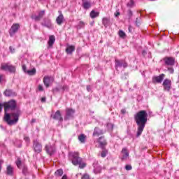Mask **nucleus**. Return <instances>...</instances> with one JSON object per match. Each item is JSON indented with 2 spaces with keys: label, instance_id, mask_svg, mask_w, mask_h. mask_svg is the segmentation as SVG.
<instances>
[{
  "label": "nucleus",
  "instance_id": "473e14b6",
  "mask_svg": "<svg viewBox=\"0 0 179 179\" xmlns=\"http://www.w3.org/2000/svg\"><path fill=\"white\" fill-rule=\"evenodd\" d=\"M15 163H16L17 167H18V169H20V166H22V160H20V158H17Z\"/></svg>",
  "mask_w": 179,
  "mask_h": 179
},
{
  "label": "nucleus",
  "instance_id": "09e8293b",
  "mask_svg": "<svg viewBox=\"0 0 179 179\" xmlns=\"http://www.w3.org/2000/svg\"><path fill=\"white\" fill-rule=\"evenodd\" d=\"M26 69H27L26 65H23V66H22V70L24 71V72H25L26 73H27V71H26Z\"/></svg>",
  "mask_w": 179,
  "mask_h": 179
},
{
  "label": "nucleus",
  "instance_id": "4d7b16f0",
  "mask_svg": "<svg viewBox=\"0 0 179 179\" xmlns=\"http://www.w3.org/2000/svg\"><path fill=\"white\" fill-rule=\"evenodd\" d=\"M42 103H45V97L41 98Z\"/></svg>",
  "mask_w": 179,
  "mask_h": 179
},
{
  "label": "nucleus",
  "instance_id": "aec40b11",
  "mask_svg": "<svg viewBox=\"0 0 179 179\" xmlns=\"http://www.w3.org/2000/svg\"><path fill=\"white\" fill-rule=\"evenodd\" d=\"M83 2V8L87 10L90 9V8H92V3H90V1L89 0H82Z\"/></svg>",
  "mask_w": 179,
  "mask_h": 179
},
{
  "label": "nucleus",
  "instance_id": "20e7f679",
  "mask_svg": "<svg viewBox=\"0 0 179 179\" xmlns=\"http://www.w3.org/2000/svg\"><path fill=\"white\" fill-rule=\"evenodd\" d=\"M1 69L2 71H8V72H10L11 73H15L16 71V69L13 65H9L8 63H3L1 64Z\"/></svg>",
  "mask_w": 179,
  "mask_h": 179
},
{
  "label": "nucleus",
  "instance_id": "2eb2a0df",
  "mask_svg": "<svg viewBox=\"0 0 179 179\" xmlns=\"http://www.w3.org/2000/svg\"><path fill=\"white\" fill-rule=\"evenodd\" d=\"M166 77V75L161 74L157 76H154L152 78V83H162L163 80H164V78Z\"/></svg>",
  "mask_w": 179,
  "mask_h": 179
},
{
  "label": "nucleus",
  "instance_id": "6e6d98bb",
  "mask_svg": "<svg viewBox=\"0 0 179 179\" xmlns=\"http://www.w3.org/2000/svg\"><path fill=\"white\" fill-rule=\"evenodd\" d=\"M120 12H117L116 13H115V17H118V16H120Z\"/></svg>",
  "mask_w": 179,
  "mask_h": 179
},
{
  "label": "nucleus",
  "instance_id": "ea45409f",
  "mask_svg": "<svg viewBox=\"0 0 179 179\" xmlns=\"http://www.w3.org/2000/svg\"><path fill=\"white\" fill-rule=\"evenodd\" d=\"M125 169L129 171V170H132V166L131 165H126L125 166Z\"/></svg>",
  "mask_w": 179,
  "mask_h": 179
},
{
  "label": "nucleus",
  "instance_id": "603ef678",
  "mask_svg": "<svg viewBox=\"0 0 179 179\" xmlns=\"http://www.w3.org/2000/svg\"><path fill=\"white\" fill-rule=\"evenodd\" d=\"M126 113H127V110H125V109L121 110V114H125Z\"/></svg>",
  "mask_w": 179,
  "mask_h": 179
},
{
  "label": "nucleus",
  "instance_id": "4c0bfd02",
  "mask_svg": "<svg viewBox=\"0 0 179 179\" xmlns=\"http://www.w3.org/2000/svg\"><path fill=\"white\" fill-rule=\"evenodd\" d=\"M60 87H61V90H62V92H65V90H69V87L67 85H64L63 87L60 86Z\"/></svg>",
  "mask_w": 179,
  "mask_h": 179
},
{
  "label": "nucleus",
  "instance_id": "2f4dec72",
  "mask_svg": "<svg viewBox=\"0 0 179 179\" xmlns=\"http://www.w3.org/2000/svg\"><path fill=\"white\" fill-rule=\"evenodd\" d=\"M55 176H62V174H64V171H62V169H58L55 171Z\"/></svg>",
  "mask_w": 179,
  "mask_h": 179
},
{
  "label": "nucleus",
  "instance_id": "3c124183",
  "mask_svg": "<svg viewBox=\"0 0 179 179\" xmlns=\"http://www.w3.org/2000/svg\"><path fill=\"white\" fill-rule=\"evenodd\" d=\"M3 78H5L3 75H0V83L3 80Z\"/></svg>",
  "mask_w": 179,
  "mask_h": 179
},
{
  "label": "nucleus",
  "instance_id": "6ab92c4d",
  "mask_svg": "<svg viewBox=\"0 0 179 179\" xmlns=\"http://www.w3.org/2000/svg\"><path fill=\"white\" fill-rule=\"evenodd\" d=\"M59 15L56 18V22L59 26H61L64 23V15L61 11H59Z\"/></svg>",
  "mask_w": 179,
  "mask_h": 179
},
{
  "label": "nucleus",
  "instance_id": "bb28decb",
  "mask_svg": "<svg viewBox=\"0 0 179 179\" xmlns=\"http://www.w3.org/2000/svg\"><path fill=\"white\" fill-rule=\"evenodd\" d=\"M99 12H96L94 10H92L90 13V17H92V19H94L96 17H99Z\"/></svg>",
  "mask_w": 179,
  "mask_h": 179
},
{
  "label": "nucleus",
  "instance_id": "393cba45",
  "mask_svg": "<svg viewBox=\"0 0 179 179\" xmlns=\"http://www.w3.org/2000/svg\"><path fill=\"white\" fill-rule=\"evenodd\" d=\"M86 135L85 134H80L78 136V141L80 142V143H86Z\"/></svg>",
  "mask_w": 179,
  "mask_h": 179
},
{
  "label": "nucleus",
  "instance_id": "f3484780",
  "mask_svg": "<svg viewBox=\"0 0 179 179\" xmlns=\"http://www.w3.org/2000/svg\"><path fill=\"white\" fill-rule=\"evenodd\" d=\"M51 117L52 118H53V120H57V121L60 122L64 121V118H62V116L61 115V112L59 110H57L54 115H51Z\"/></svg>",
  "mask_w": 179,
  "mask_h": 179
},
{
  "label": "nucleus",
  "instance_id": "a211bd4d",
  "mask_svg": "<svg viewBox=\"0 0 179 179\" xmlns=\"http://www.w3.org/2000/svg\"><path fill=\"white\" fill-rule=\"evenodd\" d=\"M3 94L6 97H13L16 96V92H13L12 90H6L3 92Z\"/></svg>",
  "mask_w": 179,
  "mask_h": 179
},
{
  "label": "nucleus",
  "instance_id": "7c9ffc66",
  "mask_svg": "<svg viewBox=\"0 0 179 179\" xmlns=\"http://www.w3.org/2000/svg\"><path fill=\"white\" fill-rule=\"evenodd\" d=\"M27 73L29 74L30 76H34V74L36 73V69L34 68L31 70L27 71Z\"/></svg>",
  "mask_w": 179,
  "mask_h": 179
},
{
  "label": "nucleus",
  "instance_id": "5fc2aeb1",
  "mask_svg": "<svg viewBox=\"0 0 179 179\" xmlns=\"http://www.w3.org/2000/svg\"><path fill=\"white\" fill-rule=\"evenodd\" d=\"M129 33H132V27H131V25L129 26Z\"/></svg>",
  "mask_w": 179,
  "mask_h": 179
},
{
  "label": "nucleus",
  "instance_id": "ddd939ff",
  "mask_svg": "<svg viewBox=\"0 0 179 179\" xmlns=\"http://www.w3.org/2000/svg\"><path fill=\"white\" fill-rule=\"evenodd\" d=\"M164 62L166 66H173L176 64V59L173 57H165Z\"/></svg>",
  "mask_w": 179,
  "mask_h": 179
},
{
  "label": "nucleus",
  "instance_id": "c756f323",
  "mask_svg": "<svg viewBox=\"0 0 179 179\" xmlns=\"http://www.w3.org/2000/svg\"><path fill=\"white\" fill-rule=\"evenodd\" d=\"M85 26H86V23L83 21H80L77 26V29H83L85 28Z\"/></svg>",
  "mask_w": 179,
  "mask_h": 179
},
{
  "label": "nucleus",
  "instance_id": "7ed1b4c3",
  "mask_svg": "<svg viewBox=\"0 0 179 179\" xmlns=\"http://www.w3.org/2000/svg\"><path fill=\"white\" fill-rule=\"evenodd\" d=\"M69 156L72 157L71 162L73 166H79V169H85L86 164L83 162V159L79 157V152H70Z\"/></svg>",
  "mask_w": 179,
  "mask_h": 179
},
{
  "label": "nucleus",
  "instance_id": "4468645a",
  "mask_svg": "<svg viewBox=\"0 0 179 179\" xmlns=\"http://www.w3.org/2000/svg\"><path fill=\"white\" fill-rule=\"evenodd\" d=\"M128 157H129V152L127 148H123L121 152L120 159L122 162H125V160H128Z\"/></svg>",
  "mask_w": 179,
  "mask_h": 179
},
{
  "label": "nucleus",
  "instance_id": "79ce46f5",
  "mask_svg": "<svg viewBox=\"0 0 179 179\" xmlns=\"http://www.w3.org/2000/svg\"><path fill=\"white\" fill-rule=\"evenodd\" d=\"M22 173H23V174H24V176H26V174H27V167L24 166L23 168Z\"/></svg>",
  "mask_w": 179,
  "mask_h": 179
},
{
  "label": "nucleus",
  "instance_id": "a18cd8bd",
  "mask_svg": "<svg viewBox=\"0 0 179 179\" xmlns=\"http://www.w3.org/2000/svg\"><path fill=\"white\" fill-rule=\"evenodd\" d=\"M24 140L25 141V142H30V137L24 136Z\"/></svg>",
  "mask_w": 179,
  "mask_h": 179
},
{
  "label": "nucleus",
  "instance_id": "412c9836",
  "mask_svg": "<svg viewBox=\"0 0 179 179\" xmlns=\"http://www.w3.org/2000/svg\"><path fill=\"white\" fill-rule=\"evenodd\" d=\"M104 131L99 129V127H95L94 132H93V136H99V135H103L104 134Z\"/></svg>",
  "mask_w": 179,
  "mask_h": 179
},
{
  "label": "nucleus",
  "instance_id": "c85d7f7f",
  "mask_svg": "<svg viewBox=\"0 0 179 179\" xmlns=\"http://www.w3.org/2000/svg\"><path fill=\"white\" fill-rule=\"evenodd\" d=\"M102 23L104 27H108V26H110V19L107 17H103L102 20Z\"/></svg>",
  "mask_w": 179,
  "mask_h": 179
},
{
  "label": "nucleus",
  "instance_id": "f257e3e1",
  "mask_svg": "<svg viewBox=\"0 0 179 179\" xmlns=\"http://www.w3.org/2000/svg\"><path fill=\"white\" fill-rule=\"evenodd\" d=\"M4 107V121L8 124V125H15L19 121V117L20 116V110H17L15 112L11 113H7L9 110H15L16 108V101L10 100L8 102H6L3 104Z\"/></svg>",
  "mask_w": 179,
  "mask_h": 179
},
{
  "label": "nucleus",
  "instance_id": "9b49d317",
  "mask_svg": "<svg viewBox=\"0 0 179 179\" xmlns=\"http://www.w3.org/2000/svg\"><path fill=\"white\" fill-rule=\"evenodd\" d=\"M20 26L19 24H14L12 25L11 28L9 30V34L10 37H13L15 36V34L17 33V30H19Z\"/></svg>",
  "mask_w": 179,
  "mask_h": 179
},
{
  "label": "nucleus",
  "instance_id": "e433bc0d",
  "mask_svg": "<svg viewBox=\"0 0 179 179\" xmlns=\"http://www.w3.org/2000/svg\"><path fill=\"white\" fill-rule=\"evenodd\" d=\"M119 36L120 37H122V38H124V37H125V32H124L122 30L119 31Z\"/></svg>",
  "mask_w": 179,
  "mask_h": 179
},
{
  "label": "nucleus",
  "instance_id": "8fccbe9b",
  "mask_svg": "<svg viewBox=\"0 0 179 179\" xmlns=\"http://www.w3.org/2000/svg\"><path fill=\"white\" fill-rule=\"evenodd\" d=\"M2 164H3V161L0 160V171H1V170H2Z\"/></svg>",
  "mask_w": 179,
  "mask_h": 179
},
{
  "label": "nucleus",
  "instance_id": "0eeeda50",
  "mask_svg": "<svg viewBox=\"0 0 179 179\" xmlns=\"http://www.w3.org/2000/svg\"><path fill=\"white\" fill-rule=\"evenodd\" d=\"M45 150L48 153V155H50V156H52V155H54L56 151L55 145H51L50 143L47 144L45 147Z\"/></svg>",
  "mask_w": 179,
  "mask_h": 179
},
{
  "label": "nucleus",
  "instance_id": "37998d69",
  "mask_svg": "<svg viewBox=\"0 0 179 179\" xmlns=\"http://www.w3.org/2000/svg\"><path fill=\"white\" fill-rule=\"evenodd\" d=\"M132 15H133L132 10H128V16H129V19H131L132 17Z\"/></svg>",
  "mask_w": 179,
  "mask_h": 179
},
{
  "label": "nucleus",
  "instance_id": "f8f14e48",
  "mask_svg": "<svg viewBox=\"0 0 179 179\" xmlns=\"http://www.w3.org/2000/svg\"><path fill=\"white\" fill-rule=\"evenodd\" d=\"M162 86L164 87V90L166 92H170L171 89V80L169 79H165L163 82Z\"/></svg>",
  "mask_w": 179,
  "mask_h": 179
},
{
  "label": "nucleus",
  "instance_id": "1a4fd4ad",
  "mask_svg": "<svg viewBox=\"0 0 179 179\" xmlns=\"http://www.w3.org/2000/svg\"><path fill=\"white\" fill-rule=\"evenodd\" d=\"M43 83L45 87H50L52 83H54V77L52 76H45L43 78Z\"/></svg>",
  "mask_w": 179,
  "mask_h": 179
},
{
  "label": "nucleus",
  "instance_id": "423d86ee",
  "mask_svg": "<svg viewBox=\"0 0 179 179\" xmlns=\"http://www.w3.org/2000/svg\"><path fill=\"white\" fill-rule=\"evenodd\" d=\"M127 68L128 67V63L125 62L124 60H119L116 59L115 60V69H118V68Z\"/></svg>",
  "mask_w": 179,
  "mask_h": 179
},
{
  "label": "nucleus",
  "instance_id": "680f3d73",
  "mask_svg": "<svg viewBox=\"0 0 179 179\" xmlns=\"http://www.w3.org/2000/svg\"><path fill=\"white\" fill-rule=\"evenodd\" d=\"M31 122V124H34V122H36V119H32Z\"/></svg>",
  "mask_w": 179,
  "mask_h": 179
},
{
  "label": "nucleus",
  "instance_id": "c03bdc74",
  "mask_svg": "<svg viewBox=\"0 0 179 179\" xmlns=\"http://www.w3.org/2000/svg\"><path fill=\"white\" fill-rule=\"evenodd\" d=\"M82 179H90V178L89 177V175L84 174L83 176L82 177Z\"/></svg>",
  "mask_w": 179,
  "mask_h": 179
},
{
  "label": "nucleus",
  "instance_id": "052dcab7",
  "mask_svg": "<svg viewBox=\"0 0 179 179\" xmlns=\"http://www.w3.org/2000/svg\"><path fill=\"white\" fill-rule=\"evenodd\" d=\"M62 179H68V178L66 177V175H64V176H62Z\"/></svg>",
  "mask_w": 179,
  "mask_h": 179
},
{
  "label": "nucleus",
  "instance_id": "b1692460",
  "mask_svg": "<svg viewBox=\"0 0 179 179\" xmlns=\"http://www.w3.org/2000/svg\"><path fill=\"white\" fill-rule=\"evenodd\" d=\"M54 43H55V36L52 35L49 37V41L48 42V46L52 47L54 45Z\"/></svg>",
  "mask_w": 179,
  "mask_h": 179
},
{
  "label": "nucleus",
  "instance_id": "72a5a7b5",
  "mask_svg": "<svg viewBox=\"0 0 179 179\" xmlns=\"http://www.w3.org/2000/svg\"><path fill=\"white\" fill-rule=\"evenodd\" d=\"M135 4V2H134V0H130L128 3H127V6L129 8H132V6H134V5Z\"/></svg>",
  "mask_w": 179,
  "mask_h": 179
},
{
  "label": "nucleus",
  "instance_id": "cd10ccee",
  "mask_svg": "<svg viewBox=\"0 0 179 179\" xmlns=\"http://www.w3.org/2000/svg\"><path fill=\"white\" fill-rule=\"evenodd\" d=\"M94 173L95 174H99V173H101V166H99V165H95L94 164Z\"/></svg>",
  "mask_w": 179,
  "mask_h": 179
},
{
  "label": "nucleus",
  "instance_id": "39448f33",
  "mask_svg": "<svg viewBox=\"0 0 179 179\" xmlns=\"http://www.w3.org/2000/svg\"><path fill=\"white\" fill-rule=\"evenodd\" d=\"M33 148L36 153H41V151L43 150V145H41V143L38 142V140H34Z\"/></svg>",
  "mask_w": 179,
  "mask_h": 179
},
{
  "label": "nucleus",
  "instance_id": "5701e85b",
  "mask_svg": "<svg viewBox=\"0 0 179 179\" xmlns=\"http://www.w3.org/2000/svg\"><path fill=\"white\" fill-rule=\"evenodd\" d=\"M98 142L100 144L101 148H104L107 145V142L106 141V139H104L103 136L100 137L98 139Z\"/></svg>",
  "mask_w": 179,
  "mask_h": 179
},
{
  "label": "nucleus",
  "instance_id": "9d476101",
  "mask_svg": "<svg viewBox=\"0 0 179 179\" xmlns=\"http://www.w3.org/2000/svg\"><path fill=\"white\" fill-rule=\"evenodd\" d=\"M41 26L43 27H47L48 29H52V23L50 18L45 17L41 23Z\"/></svg>",
  "mask_w": 179,
  "mask_h": 179
},
{
  "label": "nucleus",
  "instance_id": "bf43d9fd",
  "mask_svg": "<svg viewBox=\"0 0 179 179\" xmlns=\"http://www.w3.org/2000/svg\"><path fill=\"white\" fill-rule=\"evenodd\" d=\"M146 55V50H143L142 55L145 56Z\"/></svg>",
  "mask_w": 179,
  "mask_h": 179
},
{
  "label": "nucleus",
  "instance_id": "dca6fc26",
  "mask_svg": "<svg viewBox=\"0 0 179 179\" xmlns=\"http://www.w3.org/2000/svg\"><path fill=\"white\" fill-rule=\"evenodd\" d=\"M73 114H75L74 110L67 108L66 110V116L64 117V120H70V118H72L73 117Z\"/></svg>",
  "mask_w": 179,
  "mask_h": 179
},
{
  "label": "nucleus",
  "instance_id": "864d4df0",
  "mask_svg": "<svg viewBox=\"0 0 179 179\" xmlns=\"http://www.w3.org/2000/svg\"><path fill=\"white\" fill-rule=\"evenodd\" d=\"M87 90L88 92H90V90H92V88L90 87V85H87Z\"/></svg>",
  "mask_w": 179,
  "mask_h": 179
},
{
  "label": "nucleus",
  "instance_id": "49530a36",
  "mask_svg": "<svg viewBox=\"0 0 179 179\" xmlns=\"http://www.w3.org/2000/svg\"><path fill=\"white\" fill-rule=\"evenodd\" d=\"M9 50L12 54L15 53V48H13L12 46L9 47Z\"/></svg>",
  "mask_w": 179,
  "mask_h": 179
},
{
  "label": "nucleus",
  "instance_id": "a19ab883",
  "mask_svg": "<svg viewBox=\"0 0 179 179\" xmlns=\"http://www.w3.org/2000/svg\"><path fill=\"white\" fill-rule=\"evenodd\" d=\"M38 90H39V92H43L44 91V88L43 87V85H39L38 86Z\"/></svg>",
  "mask_w": 179,
  "mask_h": 179
},
{
  "label": "nucleus",
  "instance_id": "f03ea898",
  "mask_svg": "<svg viewBox=\"0 0 179 179\" xmlns=\"http://www.w3.org/2000/svg\"><path fill=\"white\" fill-rule=\"evenodd\" d=\"M134 120L138 127L136 137L139 138L142 135L148 122V113L146 110H140L134 115Z\"/></svg>",
  "mask_w": 179,
  "mask_h": 179
},
{
  "label": "nucleus",
  "instance_id": "4be33fe9",
  "mask_svg": "<svg viewBox=\"0 0 179 179\" xmlns=\"http://www.w3.org/2000/svg\"><path fill=\"white\" fill-rule=\"evenodd\" d=\"M6 174L7 176H13V167L10 165H8L6 170Z\"/></svg>",
  "mask_w": 179,
  "mask_h": 179
},
{
  "label": "nucleus",
  "instance_id": "de8ad7c7",
  "mask_svg": "<svg viewBox=\"0 0 179 179\" xmlns=\"http://www.w3.org/2000/svg\"><path fill=\"white\" fill-rule=\"evenodd\" d=\"M168 71H169L170 73H174V69L172 67L168 68Z\"/></svg>",
  "mask_w": 179,
  "mask_h": 179
},
{
  "label": "nucleus",
  "instance_id": "f704fd0d",
  "mask_svg": "<svg viewBox=\"0 0 179 179\" xmlns=\"http://www.w3.org/2000/svg\"><path fill=\"white\" fill-rule=\"evenodd\" d=\"M136 26H137L138 27H139V26H141V17H137L136 19Z\"/></svg>",
  "mask_w": 179,
  "mask_h": 179
},
{
  "label": "nucleus",
  "instance_id": "c9c22d12",
  "mask_svg": "<svg viewBox=\"0 0 179 179\" xmlns=\"http://www.w3.org/2000/svg\"><path fill=\"white\" fill-rule=\"evenodd\" d=\"M107 153H108L107 150H103L101 153V157H106L107 156Z\"/></svg>",
  "mask_w": 179,
  "mask_h": 179
},
{
  "label": "nucleus",
  "instance_id": "13d9d810",
  "mask_svg": "<svg viewBox=\"0 0 179 179\" xmlns=\"http://www.w3.org/2000/svg\"><path fill=\"white\" fill-rule=\"evenodd\" d=\"M3 107V104L0 103V113L2 111V108Z\"/></svg>",
  "mask_w": 179,
  "mask_h": 179
},
{
  "label": "nucleus",
  "instance_id": "58836bf2",
  "mask_svg": "<svg viewBox=\"0 0 179 179\" xmlns=\"http://www.w3.org/2000/svg\"><path fill=\"white\" fill-rule=\"evenodd\" d=\"M57 92H61V87H55L53 89V93H57Z\"/></svg>",
  "mask_w": 179,
  "mask_h": 179
},
{
  "label": "nucleus",
  "instance_id": "a878e982",
  "mask_svg": "<svg viewBox=\"0 0 179 179\" xmlns=\"http://www.w3.org/2000/svg\"><path fill=\"white\" fill-rule=\"evenodd\" d=\"M73 51H75V46H73V45H69L66 48V52L67 54H72L73 52Z\"/></svg>",
  "mask_w": 179,
  "mask_h": 179
},
{
  "label": "nucleus",
  "instance_id": "6e6552de",
  "mask_svg": "<svg viewBox=\"0 0 179 179\" xmlns=\"http://www.w3.org/2000/svg\"><path fill=\"white\" fill-rule=\"evenodd\" d=\"M45 15V10H43L39 11L38 13V15H34L31 17V19L35 20V22H40L41 20V19H43V17H44Z\"/></svg>",
  "mask_w": 179,
  "mask_h": 179
},
{
  "label": "nucleus",
  "instance_id": "e2e57ef3",
  "mask_svg": "<svg viewBox=\"0 0 179 179\" xmlns=\"http://www.w3.org/2000/svg\"><path fill=\"white\" fill-rule=\"evenodd\" d=\"M0 97H1V93H0Z\"/></svg>",
  "mask_w": 179,
  "mask_h": 179
}]
</instances>
